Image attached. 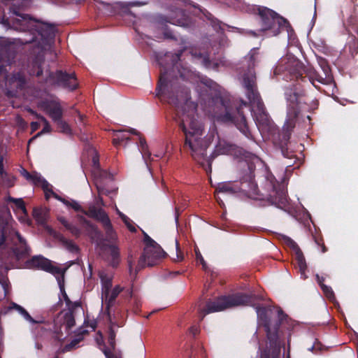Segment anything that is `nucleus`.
<instances>
[{"label": "nucleus", "mask_w": 358, "mask_h": 358, "mask_svg": "<svg viewBox=\"0 0 358 358\" xmlns=\"http://www.w3.org/2000/svg\"><path fill=\"white\" fill-rule=\"evenodd\" d=\"M26 266L29 268H37L51 273L55 275L63 277L64 271L60 268L52 264L49 259L37 255L33 257L31 259L26 262Z\"/></svg>", "instance_id": "obj_13"}, {"label": "nucleus", "mask_w": 358, "mask_h": 358, "mask_svg": "<svg viewBox=\"0 0 358 358\" xmlns=\"http://www.w3.org/2000/svg\"><path fill=\"white\" fill-rule=\"evenodd\" d=\"M169 101L171 103L177 104V103L175 101V100L173 99L170 98V101Z\"/></svg>", "instance_id": "obj_55"}, {"label": "nucleus", "mask_w": 358, "mask_h": 358, "mask_svg": "<svg viewBox=\"0 0 358 358\" xmlns=\"http://www.w3.org/2000/svg\"><path fill=\"white\" fill-rule=\"evenodd\" d=\"M283 240L285 243L290 247L294 252L295 258L297 262V265L301 273V278H306V263L302 252L298 247L297 244L290 238L285 236L283 237Z\"/></svg>", "instance_id": "obj_17"}, {"label": "nucleus", "mask_w": 358, "mask_h": 358, "mask_svg": "<svg viewBox=\"0 0 358 358\" xmlns=\"http://www.w3.org/2000/svg\"><path fill=\"white\" fill-rule=\"evenodd\" d=\"M7 201L13 202L17 210L21 211L23 214H26V208L22 199H14L10 196H8Z\"/></svg>", "instance_id": "obj_29"}, {"label": "nucleus", "mask_w": 358, "mask_h": 358, "mask_svg": "<svg viewBox=\"0 0 358 358\" xmlns=\"http://www.w3.org/2000/svg\"><path fill=\"white\" fill-rule=\"evenodd\" d=\"M144 241L145 245L143 254L140 260V264L142 266H154L166 256V252L148 236H145Z\"/></svg>", "instance_id": "obj_10"}, {"label": "nucleus", "mask_w": 358, "mask_h": 358, "mask_svg": "<svg viewBox=\"0 0 358 358\" xmlns=\"http://www.w3.org/2000/svg\"><path fill=\"white\" fill-rule=\"evenodd\" d=\"M99 277L101 282V302L103 306H106L110 321V331L109 334L108 342L113 348V352L106 349H104L103 352L106 358H122L120 353L115 351L114 349L115 337L114 329L115 327V321L112 318L109 308L113 304L115 299L123 289L119 285L115 286L113 289L111 288L113 279L111 274L103 271L99 273Z\"/></svg>", "instance_id": "obj_3"}, {"label": "nucleus", "mask_w": 358, "mask_h": 358, "mask_svg": "<svg viewBox=\"0 0 358 358\" xmlns=\"http://www.w3.org/2000/svg\"><path fill=\"white\" fill-rule=\"evenodd\" d=\"M14 79L15 80L13 81L14 83L16 82L17 84H16V86H18V85H21L23 83H24V80L23 78L21 77L20 75H17V78H16L15 76H14Z\"/></svg>", "instance_id": "obj_44"}, {"label": "nucleus", "mask_w": 358, "mask_h": 358, "mask_svg": "<svg viewBox=\"0 0 358 358\" xmlns=\"http://www.w3.org/2000/svg\"><path fill=\"white\" fill-rule=\"evenodd\" d=\"M16 17L13 20V26L20 31H36L42 38L48 39L54 35L55 28L47 23L36 21L28 15H22L15 12Z\"/></svg>", "instance_id": "obj_8"}, {"label": "nucleus", "mask_w": 358, "mask_h": 358, "mask_svg": "<svg viewBox=\"0 0 358 358\" xmlns=\"http://www.w3.org/2000/svg\"><path fill=\"white\" fill-rule=\"evenodd\" d=\"M196 106L193 102H185L181 116V126L185 135V145L192 152V157L203 165L207 144L203 139V131L201 123L197 120Z\"/></svg>", "instance_id": "obj_1"}, {"label": "nucleus", "mask_w": 358, "mask_h": 358, "mask_svg": "<svg viewBox=\"0 0 358 358\" xmlns=\"http://www.w3.org/2000/svg\"><path fill=\"white\" fill-rule=\"evenodd\" d=\"M3 182L8 187H11L14 184L15 178L13 177L6 176L3 179H2Z\"/></svg>", "instance_id": "obj_39"}, {"label": "nucleus", "mask_w": 358, "mask_h": 358, "mask_svg": "<svg viewBox=\"0 0 358 358\" xmlns=\"http://www.w3.org/2000/svg\"><path fill=\"white\" fill-rule=\"evenodd\" d=\"M62 243L64 247L71 252H77L78 251L77 245L71 241L63 240Z\"/></svg>", "instance_id": "obj_31"}, {"label": "nucleus", "mask_w": 358, "mask_h": 358, "mask_svg": "<svg viewBox=\"0 0 358 358\" xmlns=\"http://www.w3.org/2000/svg\"><path fill=\"white\" fill-rule=\"evenodd\" d=\"M195 253H196V258L197 262H200L202 264L203 269H206V264L201 254L200 253L199 250H197L196 248L195 249Z\"/></svg>", "instance_id": "obj_36"}, {"label": "nucleus", "mask_w": 358, "mask_h": 358, "mask_svg": "<svg viewBox=\"0 0 358 358\" xmlns=\"http://www.w3.org/2000/svg\"><path fill=\"white\" fill-rule=\"evenodd\" d=\"M39 119H40V122L41 123H43L44 125L43 129H42V131L41 132L38 133L35 136H34L32 138H31L29 141V143H30L34 139H35L38 136H41V134L49 133L51 131V127H50L49 122H48V120L43 117H40Z\"/></svg>", "instance_id": "obj_28"}, {"label": "nucleus", "mask_w": 358, "mask_h": 358, "mask_svg": "<svg viewBox=\"0 0 358 358\" xmlns=\"http://www.w3.org/2000/svg\"><path fill=\"white\" fill-rule=\"evenodd\" d=\"M120 5L127 8V7H131V6H141V5H142V3L140 2H138V1H135V2H129V3H121Z\"/></svg>", "instance_id": "obj_42"}, {"label": "nucleus", "mask_w": 358, "mask_h": 358, "mask_svg": "<svg viewBox=\"0 0 358 358\" xmlns=\"http://www.w3.org/2000/svg\"><path fill=\"white\" fill-rule=\"evenodd\" d=\"M204 110L217 122L234 123L246 137H250V132L243 115L237 110L236 115H232L229 106L224 101L220 94H215L214 97L208 99Z\"/></svg>", "instance_id": "obj_4"}, {"label": "nucleus", "mask_w": 358, "mask_h": 358, "mask_svg": "<svg viewBox=\"0 0 358 358\" xmlns=\"http://www.w3.org/2000/svg\"><path fill=\"white\" fill-rule=\"evenodd\" d=\"M261 358H268V357H267L266 354L265 353V354H262Z\"/></svg>", "instance_id": "obj_56"}, {"label": "nucleus", "mask_w": 358, "mask_h": 358, "mask_svg": "<svg viewBox=\"0 0 358 358\" xmlns=\"http://www.w3.org/2000/svg\"><path fill=\"white\" fill-rule=\"evenodd\" d=\"M99 176L101 177V178H108V179H111V176L110 174H108L106 171H99V173H98Z\"/></svg>", "instance_id": "obj_45"}, {"label": "nucleus", "mask_w": 358, "mask_h": 358, "mask_svg": "<svg viewBox=\"0 0 358 358\" xmlns=\"http://www.w3.org/2000/svg\"><path fill=\"white\" fill-rule=\"evenodd\" d=\"M21 175L29 182L38 186H41L44 190L46 199H50L49 192L50 190V184L38 173H29L27 170L22 168L20 169Z\"/></svg>", "instance_id": "obj_16"}, {"label": "nucleus", "mask_w": 358, "mask_h": 358, "mask_svg": "<svg viewBox=\"0 0 358 358\" xmlns=\"http://www.w3.org/2000/svg\"><path fill=\"white\" fill-rule=\"evenodd\" d=\"M138 150L142 155V157L147 164L148 159L150 158L151 153L148 150V145L144 139L140 138Z\"/></svg>", "instance_id": "obj_23"}, {"label": "nucleus", "mask_w": 358, "mask_h": 358, "mask_svg": "<svg viewBox=\"0 0 358 358\" xmlns=\"http://www.w3.org/2000/svg\"><path fill=\"white\" fill-rule=\"evenodd\" d=\"M41 75V73L40 72H38L37 73V76H39Z\"/></svg>", "instance_id": "obj_60"}, {"label": "nucleus", "mask_w": 358, "mask_h": 358, "mask_svg": "<svg viewBox=\"0 0 358 358\" xmlns=\"http://www.w3.org/2000/svg\"><path fill=\"white\" fill-rule=\"evenodd\" d=\"M271 183H272V185L274 187V184H273V180L271 181Z\"/></svg>", "instance_id": "obj_61"}, {"label": "nucleus", "mask_w": 358, "mask_h": 358, "mask_svg": "<svg viewBox=\"0 0 358 358\" xmlns=\"http://www.w3.org/2000/svg\"><path fill=\"white\" fill-rule=\"evenodd\" d=\"M240 189V187L229 182H224L219 183L216 188V193H224V194H234L237 192Z\"/></svg>", "instance_id": "obj_20"}, {"label": "nucleus", "mask_w": 358, "mask_h": 358, "mask_svg": "<svg viewBox=\"0 0 358 358\" xmlns=\"http://www.w3.org/2000/svg\"><path fill=\"white\" fill-rule=\"evenodd\" d=\"M216 196V199L217 201V202L220 203V206H222L223 203H222V201L220 199V198L217 196Z\"/></svg>", "instance_id": "obj_54"}, {"label": "nucleus", "mask_w": 358, "mask_h": 358, "mask_svg": "<svg viewBox=\"0 0 358 358\" xmlns=\"http://www.w3.org/2000/svg\"><path fill=\"white\" fill-rule=\"evenodd\" d=\"M93 163H94V165L95 166H98V160H97V159H96V157H94V159H93Z\"/></svg>", "instance_id": "obj_53"}, {"label": "nucleus", "mask_w": 358, "mask_h": 358, "mask_svg": "<svg viewBox=\"0 0 358 358\" xmlns=\"http://www.w3.org/2000/svg\"><path fill=\"white\" fill-rule=\"evenodd\" d=\"M9 309H15L24 318L25 320L30 323H35V320L29 315L27 311L20 305L12 303L9 307Z\"/></svg>", "instance_id": "obj_22"}, {"label": "nucleus", "mask_w": 358, "mask_h": 358, "mask_svg": "<svg viewBox=\"0 0 358 358\" xmlns=\"http://www.w3.org/2000/svg\"><path fill=\"white\" fill-rule=\"evenodd\" d=\"M39 124H40L39 122H31V128L32 131L37 130L38 128L39 127Z\"/></svg>", "instance_id": "obj_47"}, {"label": "nucleus", "mask_w": 358, "mask_h": 358, "mask_svg": "<svg viewBox=\"0 0 358 358\" xmlns=\"http://www.w3.org/2000/svg\"><path fill=\"white\" fill-rule=\"evenodd\" d=\"M256 50H252L251 52L248 54V57L250 60V62L252 63V66H254V63H255V53H256Z\"/></svg>", "instance_id": "obj_41"}, {"label": "nucleus", "mask_w": 358, "mask_h": 358, "mask_svg": "<svg viewBox=\"0 0 358 358\" xmlns=\"http://www.w3.org/2000/svg\"><path fill=\"white\" fill-rule=\"evenodd\" d=\"M115 210L116 213L119 215V216L121 217L125 225L127 227L129 231H135L136 227L133 223V222L124 214H123L116 206H115Z\"/></svg>", "instance_id": "obj_25"}, {"label": "nucleus", "mask_w": 358, "mask_h": 358, "mask_svg": "<svg viewBox=\"0 0 358 358\" xmlns=\"http://www.w3.org/2000/svg\"><path fill=\"white\" fill-rule=\"evenodd\" d=\"M96 342L99 345H100L102 342V336L100 334L99 337L96 338Z\"/></svg>", "instance_id": "obj_52"}, {"label": "nucleus", "mask_w": 358, "mask_h": 358, "mask_svg": "<svg viewBox=\"0 0 358 358\" xmlns=\"http://www.w3.org/2000/svg\"><path fill=\"white\" fill-rule=\"evenodd\" d=\"M59 220L68 230L71 231L72 234H73L74 236L80 235V230L73 224L69 223L65 218L59 217Z\"/></svg>", "instance_id": "obj_26"}, {"label": "nucleus", "mask_w": 358, "mask_h": 358, "mask_svg": "<svg viewBox=\"0 0 358 358\" xmlns=\"http://www.w3.org/2000/svg\"><path fill=\"white\" fill-rule=\"evenodd\" d=\"M8 217L9 213L6 212L5 219L0 223V256L1 258L13 256L17 259H21L29 255L30 249L15 230Z\"/></svg>", "instance_id": "obj_2"}, {"label": "nucleus", "mask_w": 358, "mask_h": 358, "mask_svg": "<svg viewBox=\"0 0 358 358\" xmlns=\"http://www.w3.org/2000/svg\"><path fill=\"white\" fill-rule=\"evenodd\" d=\"M317 282L320 284L324 294L330 300L334 299V294L331 287L323 284V278H320L318 275H316Z\"/></svg>", "instance_id": "obj_24"}, {"label": "nucleus", "mask_w": 358, "mask_h": 358, "mask_svg": "<svg viewBox=\"0 0 358 358\" xmlns=\"http://www.w3.org/2000/svg\"><path fill=\"white\" fill-rule=\"evenodd\" d=\"M80 219L83 220L85 222H87V221L83 218V217H80Z\"/></svg>", "instance_id": "obj_59"}, {"label": "nucleus", "mask_w": 358, "mask_h": 358, "mask_svg": "<svg viewBox=\"0 0 358 358\" xmlns=\"http://www.w3.org/2000/svg\"><path fill=\"white\" fill-rule=\"evenodd\" d=\"M266 309L264 308L257 307L256 312L257 315V317L259 320V322H263L266 314Z\"/></svg>", "instance_id": "obj_34"}, {"label": "nucleus", "mask_w": 358, "mask_h": 358, "mask_svg": "<svg viewBox=\"0 0 358 358\" xmlns=\"http://www.w3.org/2000/svg\"><path fill=\"white\" fill-rule=\"evenodd\" d=\"M240 0H230L227 1V3L230 6H234L236 7V3L239 2Z\"/></svg>", "instance_id": "obj_48"}, {"label": "nucleus", "mask_w": 358, "mask_h": 358, "mask_svg": "<svg viewBox=\"0 0 358 358\" xmlns=\"http://www.w3.org/2000/svg\"><path fill=\"white\" fill-rule=\"evenodd\" d=\"M320 69L319 71H310L308 76L310 81L314 83L316 80L320 83L328 85L332 83L333 77L329 66L324 61H321L320 63Z\"/></svg>", "instance_id": "obj_14"}, {"label": "nucleus", "mask_w": 358, "mask_h": 358, "mask_svg": "<svg viewBox=\"0 0 358 358\" xmlns=\"http://www.w3.org/2000/svg\"><path fill=\"white\" fill-rule=\"evenodd\" d=\"M0 271H5V268L0 266ZM0 285L4 291V296H6L8 292L9 282H8V280L3 276V275L0 277Z\"/></svg>", "instance_id": "obj_33"}, {"label": "nucleus", "mask_w": 358, "mask_h": 358, "mask_svg": "<svg viewBox=\"0 0 358 358\" xmlns=\"http://www.w3.org/2000/svg\"><path fill=\"white\" fill-rule=\"evenodd\" d=\"M55 358H57V357H55Z\"/></svg>", "instance_id": "obj_62"}, {"label": "nucleus", "mask_w": 358, "mask_h": 358, "mask_svg": "<svg viewBox=\"0 0 358 358\" xmlns=\"http://www.w3.org/2000/svg\"><path fill=\"white\" fill-rule=\"evenodd\" d=\"M205 85V92L209 94L210 96H213L212 88L215 85L212 80H206V82H202Z\"/></svg>", "instance_id": "obj_35"}, {"label": "nucleus", "mask_w": 358, "mask_h": 358, "mask_svg": "<svg viewBox=\"0 0 358 358\" xmlns=\"http://www.w3.org/2000/svg\"><path fill=\"white\" fill-rule=\"evenodd\" d=\"M255 73L249 70L243 76V84L246 90L247 96L250 103L256 124L259 129H264L270 126L271 122L259 94L255 88Z\"/></svg>", "instance_id": "obj_5"}, {"label": "nucleus", "mask_w": 358, "mask_h": 358, "mask_svg": "<svg viewBox=\"0 0 358 358\" xmlns=\"http://www.w3.org/2000/svg\"><path fill=\"white\" fill-rule=\"evenodd\" d=\"M56 277L57 278L58 285L59 286L60 292H61V294H62V298H60V300H62V299H63L64 300V301L66 302V303L67 305H69V303H70V300L68 298V296H67V294H66V293L65 292V290H64V276L62 277V276H59V275H57Z\"/></svg>", "instance_id": "obj_30"}, {"label": "nucleus", "mask_w": 358, "mask_h": 358, "mask_svg": "<svg viewBox=\"0 0 358 358\" xmlns=\"http://www.w3.org/2000/svg\"><path fill=\"white\" fill-rule=\"evenodd\" d=\"M96 204L97 205H101V206H104V203L103 201V199L102 198L99 197L97 200H96Z\"/></svg>", "instance_id": "obj_49"}, {"label": "nucleus", "mask_w": 358, "mask_h": 358, "mask_svg": "<svg viewBox=\"0 0 358 358\" xmlns=\"http://www.w3.org/2000/svg\"><path fill=\"white\" fill-rule=\"evenodd\" d=\"M322 252H326V248H325V246H324V245H322Z\"/></svg>", "instance_id": "obj_57"}, {"label": "nucleus", "mask_w": 358, "mask_h": 358, "mask_svg": "<svg viewBox=\"0 0 358 358\" xmlns=\"http://www.w3.org/2000/svg\"><path fill=\"white\" fill-rule=\"evenodd\" d=\"M126 133L138 135V132L134 129H129L127 131H114L113 138V143L115 146L120 145L122 141L129 139V137Z\"/></svg>", "instance_id": "obj_19"}, {"label": "nucleus", "mask_w": 358, "mask_h": 358, "mask_svg": "<svg viewBox=\"0 0 358 358\" xmlns=\"http://www.w3.org/2000/svg\"><path fill=\"white\" fill-rule=\"evenodd\" d=\"M50 197L54 196L55 199L61 201L62 203H64L67 206H71L72 208H73L76 211H80L84 213L85 215L89 216L90 217H92L103 224L107 236L110 240H115L116 238L115 233L114 232L113 229V227L110 222V220L108 217V214L100 208L96 207L94 205H90L88 208V210L86 211L82 208L80 205L76 201L71 200V201H67L65 199H62L60 196H59L57 194L54 193L52 189H50L49 192Z\"/></svg>", "instance_id": "obj_6"}, {"label": "nucleus", "mask_w": 358, "mask_h": 358, "mask_svg": "<svg viewBox=\"0 0 358 358\" xmlns=\"http://www.w3.org/2000/svg\"><path fill=\"white\" fill-rule=\"evenodd\" d=\"M264 326H265V329H266V331L267 332V337L271 341H273L275 337V334H272L268 329V327L267 325V324H264Z\"/></svg>", "instance_id": "obj_43"}, {"label": "nucleus", "mask_w": 358, "mask_h": 358, "mask_svg": "<svg viewBox=\"0 0 358 358\" xmlns=\"http://www.w3.org/2000/svg\"><path fill=\"white\" fill-rule=\"evenodd\" d=\"M182 259V257H179V256H178V261H179V260H181Z\"/></svg>", "instance_id": "obj_58"}, {"label": "nucleus", "mask_w": 358, "mask_h": 358, "mask_svg": "<svg viewBox=\"0 0 358 358\" xmlns=\"http://www.w3.org/2000/svg\"><path fill=\"white\" fill-rule=\"evenodd\" d=\"M55 122L57 124L58 127L62 132H64L66 134L71 133V129H70L69 124L66 122H65L64 121H63L62 120V117L59 118L57 121H55Z\"/></svg>", "instance_id": "obj_32"}, {"label": "nucleus", "mask_w": 358, "mask_h": 358, "mask_svg": "<svg viewBox=\"0 0 358 358\" xmlns=\"http://www.w3.org/2000/svg\"><path fill=\"white\" fill-rule=\"evenodd\" d=\"M39 107L47 113L52 120L57 121L62 116V110L60 104L56 99H50L40 103Z\"/></svg>", "instance_id": "obj_15"}, {"label": "nucleus", "mask_w": 358, "mask_h": 358, "mask_svg": "<svg viewBox=\"0 0 358 358\" xmlns=\"http://www.w3.org/2000/svg\"><path fill=\"white\" fill-rule=\"evenodd\" d=\"M257 10L261 21L259 33H263L266 36H274L278 34L280 28L286 27V20L272 10L265 7H258Z\"/></svg>", "instance_id": "obj_7"}, {"label": "nucleus", "mask_w": 358, "mask_h": 358, "mask_svg": "<svg viewBox=\"0 0 358 358\" xmlns=\"http://www.w3.org/2000/svg\"><path fill=\"white\" fill-rule=\"evenodd\" d=\"M6 176V174L4 173L3 165H2V160L0 161V177L1 179H3Z\"/></svg>", "instance_id": "obj_46"}, {"label": "nucleus", "mask_w": 358, "mask_h": 358, "mask_svg": "<svg viewBox=\"0 0 358 358\" xmlns=\"http://www.w3.org/2000/svg\"><path fill=\"white\" fill-rule=\"evenodd\" d=\"M108 252L112 258L111 264L115 266L119 262V250L118 248L115 245H110L108 248Z\"/></svg>", "instance_id": "obj_27"}, {"label": "nucleus", "mask_w": 358, "mask_h": 358, "mask_svg": "<svg viewBox=\"0 0 358 358\" xmlns=\"http://www.w3.org/2000/svg\"><path fill=\"white\" fill-rule=\"evenodd\" d=\"M286 99L288 103L287 118L283 129L287 132L290 131L295 125V118L298 114V94L292 90L285 92Z\"/></svg>", "instance_id": "obj_12"}, {"label": "nucleus", "mask_w": 358, "mask_h": 358, "mask_svg": "<svg viewBox=\"0 0 358 358\" xmlns=\"http://www.w3.org/2000/svg\"><path fill=\"white\" fill-rule=\"evenodd\" d=\"M283 71H287L289 73L295 74L296 78H297L302 75L305 69L302 64L294 55H287L280 59L274 73L278 74Z\"/></svg>", "instance_id": "obj_11"}, {"label": "nucleus", "mask_w": 358, "mask_h": 358, "mask_svg": "<svg viewBox=\"0 0 358 358\" xmlns=\"http://www.w3.org/2000/svg\"><path fill=\"white\" fill-rule=\"evenodd\" d=\"M250 299L251 296L242 294L222 296L215 301L208 302L204 311L207 314L222 311L227 308L238 306L252 305Z\"/></svg>", "instance_id": "obj_9"}, {"label": "nucleus", "mask_w": 358, "mask_h": 358, "mask_svg": "<svg viewBox=\"0 0 358 358\" xmlns=\"http://www.w3.org/2000/svg\"><path fill=\"white\" fill-rule=\"evenodd\" d=\"M94 178H95V184L96 185V187L98 189V191L99 192V194L102 192V189H101V178H96V173H94Z\"/></svg>", "instance_id": "obj_40"}, {"label": "nucleus", "mask_w": 358, "mask_h": 358, "mask_svg": "<svg viewBox=\"0 0 358 358\" xmlns=\"http://www.w3.org/2000/svg\"><path fill=\"white\" fill-rule=\"evenodd\" d=\"M51 78L56 79L57 83L71 90H74L78 86V83L74 73H66L57 71L55 76L50 75Z\"/></svg>", "instance_id": "obj_18"}, {"label": "nucleus", "mask_w": 358, "mask_h": 358, "mask_svg": "<svg viewBox=\"0 0 358 358\" xmlns=\"http://www.w3.org/2000/svg\"><path fill=\"white\" fill-rule=\"evenodd\" d=\"M90 327H91L92 330H94L95 328H96V322L95 321H92L91 323H90Z\"/></svg>", "instance_id": "obj_51"}, {"label": "nucleus", "mask_w": 358, "mask_h": 358, "mask_svg": "<svg viewBox=\"0 0 358 358\" xmlns=\"http://www.w3.org/2000/svg\"><path fill=\"white\" fill-rule=\"evenodd\" d=\"M127 296L131 297L132 296V290L131 289H127L125 292Z\"/></svg>", "instance_id": "obj_50"}, {"label": "nucleus", "mask_w": 358, "mask_h": 358, "mask_svg": "<svg viewBox=\"0 0 358 358\" xmlns=\"http://www.w3.org/2000/svg\"><path fill=\"white\" fill-rule=\"evenodd\" d=\"M169 87V82L166 78V74L164 73L161 76L159 81V84L157 88V95L160 96L161 95H166Z\"/></svg>", "instance_id": "obj_21"}, {"label": "nucleus", "mask_w": 358, "mask_h": 358, "mask_svg": "<svg viewBox=\"0 0 358 358\" xmlns=\"http://www.w3.org/2000/svg\"><path fill=\"white\" fill-rule=\"evenodd\" d=\"M41 215H42V210H38V209L34 210L33 215L40 222H43V220H44V219L41 216Z\"/></svg>", "instance_id": "obj_37"}, {"label": "nucleus", "mask_w": 358, "mask_h": 358, "mask_svg": "<svg viewBox=\"0 0 358 358\" xmlns=\"http://www.w3.org/2000/svg\"><path fill=\"white\" fill-rule=\"evenodd\" d=\"M81 338H78L72 341L69 345H66L64 350L67 351L76 348Z\"/></svg>", "instance_id": "obj_38"}]
</instances>
